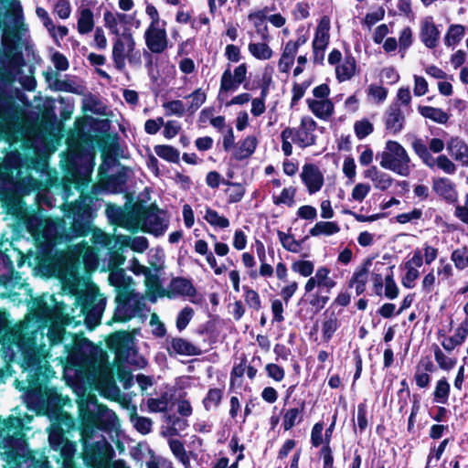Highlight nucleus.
Returning a JSON list of instances; mask_svg holds the SVG:
<instances>
[{
	"mask_svg": "<svg viewBox=\"0 0 468 468\" xmlns=\"http://www.w3.org/2000/svg\"><path fill=\"white\" fill-rule=\"evenodd\" d=\"M229 187L226 190L229 201L236 203L242 199L245 194V188L240 184L228 183Z\"/></svg>",
	"mask_w": 468,
	"mask_h": 468,
	"instance_id": "59",
	"label": "nucleus"
},
{
	"mask_svg": "<svg viewBox=\"0 0 468 468\" xmlns=\"http://www.w3.org/2000/svg\"><path fill=\"white\" fill-rule=\"evenodd\" d=\"M330 19L328 16H323L316 27L313 48L326 49L330 40Z\"/></svg>",
	"mask_w": 468,
	"mask_h": 468,
	"instance_id": "23",
	"label": "nucleus"
},
{
	"mask_svg": "<svg viewBox=\"0 0 468 468\" xmlns=\"http://www.w3.org/2000/svg\"><path fill=\"white\" fill-rule=\"evenodd\" d=\"M24 436L23 422L20 418L10 416L0 420V437L7 441L10 446L22 447L26 443Z\"/></svg>",
	"mask_w": 468,
	"mask_h": 468,
	"instance_id": "10",
	"label": "nucleus"
},
{
	"mask_svg": "<svg viewBox=\"0 0 468 468\" xmlns=\"http://www.w3.org/2000/svg\"><path fill=\"white\" fill-rule=\"evenodd\" d=\"M364 176L370 179L374 186L379 190H387L393 183V179L386 173L379 171L377 166H371L364 172Z\"/></svg>",
	"mask_w": 468,
	"mask_h": 468,
	"instance_id": "25",
	"label": "nucleus"
},
{
	"mask_svg": "<svg viewBox=\"0 0 468 468\" xmlns=\"http://www.w3.org/2000/svg\"><path fill=\"white\" fill-rule=\"evenodd\" d=\"M404 122L405 117L400 106L398 103L390 105L385 114L386 129L389 133L396 134L401 131Z\"/></svg>",
	"mask_w": 468,
	"mask_h": 468,
	"instance_id": "20",
	"label": "nucleus"
},
{
	"mask_svg": "<svg viewBox=\"0 0 468 468\" xmlns=\"http://www.w3.org/2000/svg\"><path fill=\"white\" fill-rule=\"evenodd\" d=\"M292 269L302 276L308 277L313 273L314 265L310 261H298L292 263Z\"/></svg>",
	"mask_w": 468,
	"mask_h": 468,
	"instance_id": "62",
	"label": "nucleus"
},
{
	"mask_svg": "<svg viewBox=\"0 0 468 468\" xmlns=\"http://www.w3.org/2000/svg\"><path fill=\"white\" fill-rule=\"evenodd\" d=\"M292 128H285L281 133L282 139V150L286 156H290L292 154Z\"/></svg>",
	"mask_w": 468,
	"mask_h": 468,
	"instance_id": "63",
	"label": "nucleus"
},
{
	"mask_svg": "<svg viewBox=\"0 0 468 468\" xmlns=\"http://www.w3.org/2000/svg\"><path fill=\"white\" fill-rule=\"evenodd\" d=\"M107 214L114 217L115 222L129 230L142 229L143 231L160 236L168 228V218L165 213L156 207L142 210H133L123 213L120 208L109 207Z\"/></svg>",
	"mask_w": 468,
	"mask_h": 468,
	"instance_id": "6",
	"label": "nucleus"
},
{
	"mask_svg": "<svg viewBox=\"0 0 468 468\" xmlns=\"http://www.w3.org/2000/svg\"><path fill=\"white\" fill-rule=\"evenodd\" d=\"M451 387L446 378H440L435 385L433 391V401L440 404H447L449 400Z\"/></svg>",
	"mask_w": 468,
	"mask_h": 468,
	"instance_id": "34",
	"label": "nucleus"
},
{
	"mask_svg": "<svg viewBox=\"0 0 468 468\" xmlns=\"http://www.w3.org/2000/svg\"><path fill=\"white\" fill-rule=\"evenodd\" d=\"M104 26L109 31L115 35L120 36L121 30L127 24V16L122 13L106 11L103 14Z\"/></svg>",
	"mask_w": 468,
	"mask_h": 468,
	"instance_id": "24",
	"label": "nucleus"
},
{
	"mask_svg": "<svg viewBox=\"0 0 468 468\" xmlns=\"http://www.w3.org/2000/svg\"><path fill=\"white\" fill-rule=\"evenodd\" d=\"M169 398L167 393H163L159 398L148 399L147 407L151 412H165L168 409Z\"/></svg>",
	"mask_w": 468,
	"mask_h": 468,
	"instance_id": "46",
	"label": "nucleus"
},
{
	"mask_svg": "<svg viewBox=\"0 0 468 468\" xmlns=\"http://www.w3.org/2000/svg\"><path fill=\"white\" fill-rule=\"evenodd\" d=\"M248 50L252 57L259 60H268L273 55L272 49L264 42H250Z\"/></svg>",
	"mask_w": 468,
	"mask_h": 468,
	"instance_id": "33",
	"label": "nucleus"
},
{
	"mask_svg": "<svg viewBox=\"0 0 468 468\" xmlns=\"http://www.w3.org/2000/svg\"><path fill=\"white\" fill-rule=\"evenodd\" d=\"M57 91H64L70 92L75 94H82L83 86L78 83L74 78L69 77V75H65L64 79L60 80V82L58 83Z\"/></svg>",
	"mask_w": 468,
	"mask_h": 468,
	"instance_id": "42",
	"label": "nucleus"
},
{
	"mask_svg": "<svg viewBox=\"0 0 468 468\" xmlns=\"http://www.w3.org/2000/svg\"><path fill=\"white\" fill-rule=\"evenodd\" d=\"M380 166L401 176H408L411 171V160L406 149L396 141H388L384 150L378 154Z\"/></svg>",
	"mask_w": 468,
	"mask_h": 468,
	"instance_id": "8",
	"label": "nucleus"
},
{
	"mask_svg": "<svg viewBox=\"0 0 468 468\" xmlns=\"http://www.w3.org/2000/svg\"><path fill=\"white\" fill-rule=\"evenodd\" d=\"M132 422L134 428L142 434H148L152 431L153 421L151 419L141 416H132Z\"/></svg>",
	"mask_w": 468,
	"mask_h": 468,
	"instance_id": "53",
	"label": "nucleus"
},
{
	"mask_svg": "<svg viewBox=\"0 0 468 468\" xmlns=\"http://www.w3.org/2000/svg\"><path fill=\"white\" fill-rule=\"evenodd\" d=\"M110 281L117 290L112 319L116 322H126L144 315L146 310L145 298L135 292L132 278L126 277L122 271H117L110 274Z\"/></svg>",
	"mask_w": 468,
	"mask_h": 468,
	"instance_id": "5",
	"label": "nucleus"
},
{
	"mask_svg": "<svg viewBox=\"0 0 468 468\" xmlns=\"http://www.w3.org/2000/svg\"><path fill=\"white\" fill-rule=\"evenodd\" d=\"M166 24L148 26L144 31V41L147 48L155 54L163 53L168 47Z\"/></svg>",
	"mask_w": 468,
	"mask_h": 468,
	"instance_id": "12",
	"label": "nucleus"
},
{
	"mask_svg": "<svg viewBox=\"0 0 468 468\" xmlns=\"http://www.w3.org/2000/svg\"><path fill=\"white\" fill-rule=\"evenodd\" d=\"M15 117L13 104L8 101H0V125L9 123Z\"/></svg>",
	"mask_w": 468,
	"mask_h": 468,
	"instance_id": "51",
	"label": "nucleus"
},
{
	"mask_svg": "<svg viewBox=\"0 0 468 468\" xmlns=\"http://www.w3.org/2000/svg\"><path fill=\"white\" fill-rule=\"evenodd\" d=\"M420 112L423 117L431 119L438 123L443 124L446 123L449 120L448 113L440 108L423 106L420 109Z\"/></svg>",
	"mask_w": 468,
	"mask_h": 468,
	"instance_id": "36",
	"label": "nucleus"
},
{
	"mask_svg": "<svg viewBox=\"0 0 468 468\" xmlns=\"http://www.w3.org/2000/svg\"><path fill=\"white\" fill-rule=\"evenodd\" d=\"M168 445L175 458L184 466V468H190V459L184 443L177 439H169Z\"/></svg>",
	"mask_w": 468,
	"mask_h": 468,
	"instance_id": "29",
	"label": "nucleus"
},
{
	"mask_svg": "<svg viewBox=\"0 0 468 468\" xmlns=\"http://www.w3.org/2000/svg\"><path fill=\"white\" fill-rule=\"evenodd\" d=\"M415 154L422 163L431 169L438 168L447 175H453L457 171L456 165L445 154L434 157L430 154L426 144L420 138H416L411 143Z\"/></svg>",
	"mask_w": 468,
	"mask_h": 468,
	"instance_id": "9",
	"label": "nucleus"
},
{
	"mask_svg": "<svg viewBox=\"0 0 468 468\" xmlns=\"http://www.w3.org/2000/svg\"><path fill=\"white\" fill-rule=\"evenodd\" d=\"M186 99L189 101L187 111L195 112L205 103L207 95L201 89H197L191 94L187 95Z\"/></svg>",
	"mask_w": 468,
	"mask_h": 468,
	"instance_id": "45",
	"label": "nucleus"
},
{
	"mask_svg": "<svg viewBox=\"0 0 468 468\" xmlns=\"http://www.w3.org/2000/svg\"><path fill=\"white\" fill-rule=\"evenodd\" d=\"M62 424L68 429L74 426V420L71 417L61 414L57 421L53 422L48 429V441L51 449L58 452L57 462L61 463L60 468H77L74 457L77 452V444L70 441L65 437ZM15 450L5 452L0 454L1 458L5 462V468H31L34 460L30 455Z\"/></svg>",
	"mask_w": 468,
	"mask_h": 468,
	"instance_id": "4",
	"label": "nucleus"
},
{
	"mask_svg": "<svg viewBox=\"0 0 468 468\" xmlns=\"http://www.w3.org/2000/svg\"><path fill=\"white\" fill-rule=\"evenodd\" d=\"M163 107L166 112V115H176L181 117L186 112V106L183 101L179 100L167 101L163 104Z\"/></svg>",
	"mask_w": 468,
	"mask_h": 468,
	"instance_id": "58",
	"label": "nucleus"
},
{
	"mask_svg": "<svg viewBox=\"0 0 468 468\" xmlns=\"http://www.w3.org/2000/svg\"><path fill=\"white\" fill-rule=\"evenodd\" d=\"M80 415L82 425L80 441L83 449L81 454L86 465L90 468H128L122 460H117L108 465L114 451L103 436H100L96 441L90 442L98 430L108 431L116 426L118 421L116 414L102 405L95 404L94 410H91L88 403H81Z\"/></svg>",
	"mask_w": 468,
	"mask_h": 468,
	"instance_id": "3",
	"label": "nucleus"
},
{
	"mask_svg": "<svg viewBox=\"0 0 468 468\" xmlns=\"http://www.w3.org/2000/svg\"><path fill=\"white\" fill-rule=\"evenodd\" d=\"M282 246L288 251L298 253L302 249L303 240H296L292 235L278 231L277 233Z\"/></svg>",
	"mask_w": 468,
	"mask_h": 468,
	"instance_id": "40",
	"label": "nucleus"
},
{
	"mask_svg": "<svg viewBox=\"0 0 468 468\" xmlns=\"http://www.w3.org/2000/svg\"><path fill=\"white\" fill-rule=\"evenodd\" d=\"M243 290L246 303L254 310H260L261 308V302L259 293L249 287H243Z\"/></svg>",
	"mask_w": 468,
	"mask_h": 468,
	"instance_id": "60",
	"label": "nucleus"
},
{
	"mask_svg": "<svg viewBox=\"0 0 468 468\" xmlns=\"http://www.w3.org/2000/svg\"><path fill=\"white\" fill-rule=\"evenodd\" d=\"M258 140L253 135L247 136L244 140L239 143L234 151V158L237 160H243L250 157L256 150Z\"/></svg>",
	"mask_w": 468,
	"mask_h": 468,
	"instance_id": "26",
	"label": "nucleus"
},
{
	"mask_svg": "<svg viewBox=\"0 0 468 468\" xmlns=\"http://www.w3.org/2000/svg\"><path fill=\"white\" fill-rule=\"evenodd\" d=\"M301 178L310 195L318 192L324 185V176L319 168L313 164L303 166Z\"/></svg>",
	"mask_w": 468,
	"mask_h": 468,
	"instance_id": "14",
	"label": "nucleus"
},
{
	"mask_svg": "<svg viewBox=\"0 0 468 468\" xmlns=\"http://www.w3.org/2000/svg\"><path fill=\"white\" fill-rule=\"evenodd\" d=\"M112 58L114 67L119 71L125 69L126 60L132 67L138 68L141 66V51L136 48L135 40L131 33H124L114 39Z\"/></svg>",
	"mask_w": 468,
	"mask_h": 468,
	"instance_id": "7",
	"label": "nucleus"
},
{
	"mask_svg": "<svg viewBox=\"0 0 468 468\" xmlns=\"http://www.w3.org/2000/svg\"><path fill=\"white\" fill-rule=\"evenodd\" d=\"M197 295V290L190 280L177 277L174 278L168 286V297H187L192 303H197L194 297Z\"/></svg>",
	"mask_w": 468,
	"mask_h": 468,
	"instance_id": "15",
	"label": "nucleus"
},
{
	"mask_svg": "<svg viewBox=\"0 0 468 468\" xmlns=\"http://www.w3.org/2000/svg\"><path fill=\"white\" fill-rule=\"evenodd\" d=\"M367 275L368 271L365 267L354 272L352 279L350 280L349 286H355L357 295L365 292L366 284L367 282Z\"/></svg>",
	"mask_w": 468,
	"mask_h": 468,
	"instance_id": "39",
	"label": "nucleus"
},
{
	"mask_svg": "<svg viewBox=\"0 0 468 468\" xmlns=\"http://www.w3.org/2000/svg\"><path fill=\"white\" fill-rule=\"evenodd\" d=\"M432 189L448 203H455L458 199L455 184L449 178H434L432 180Z\"/></svg>",
	"mask_w": 468,
	"mask_h": 468,
	"instance_id": "18",
	"label": "nucleus"
},
{
	"mask_svg": "<svg viewBox=\"0 0 468 468\" xmlns=\"http://www.w3.org/2000/svg\"><path fill=\"white\" fill-rule=\"evenodd\" d=\"M223 395H224L223 388H209L207 393L206 394L205 398L202 400L204 409L207 411L217 410L222 401Z\"/></svg>",
	"mask_w": 468,
	"mask_h": 468,
	"instance_id": "30",
	"label": "nucleus"
},
{
	"mask_svg": "<svg viewBox=\"0 0 468 468\" xmlns=\"http://www.w3.org/2000/svg\"><path fill=\"white\" fill-rule=\"evenodd\" d=\"M303 403L300 407L288 410L284 416L282 425L285 431H290L297 423L303 420Z\"/></svg>",
	"mask_w": 468,
	"mask_h": 468,
	"instance_id": "35",
	"label": "nucleus"
},
{
	"mask_svg": "<svg viewBox=\"0 0 468 468\" xmlns=\"http://www.w3.org/2000/svg\"><path fill=\"white\" fill-rule=\"evenodd\" d=\"M92 166L90 165H77L69 162L68 175L65 176L63 206L67 217L72 218V234L66 233L62 220H54L45 216L39 207H27L22 197L16 195L6 197L5 207L18 227L24 228L35 239L38 246L49 249L73 236H84L89 229V220L92 215V205L98 200L97 196L103 190L112 193L122 192L126 184L125 173L119 172L106 178H101L103 187L92 185Z\"/></svg>",
	"mask_w": 468,
	"mask_h": 468,
	"instance_id": "2",
	"label": "nucleus"
},
{
	"mask_svg": "<svg viewBox=\"0 0 468 468\" xmlns=\"http://www.w3.org/2000/svg\"><path fill=\"white\" fill-rule=\"evenodd\" d=\"M154 153L162 159L171 162L178 163L180 153L177 149L171 145H156L154 146Z\"/></svg>",
	"mask_w": 468,
	"mask_h": 468,
	"instance_id": "41",
	"label": "nucleus"
},
{
	"mask_svg": "<svg viewBox=\"0 0 468 468\" xmlns=\"http://www.w3.org/2000/svg\"><path fill=\"white\" fill-rule=\"evenodd\" d=\"M239 86V84L236 82L230 69L228 68L221 76L219 92L233 91L237 90Z\"/></svg>",
	"mask_w": 468,
	"mask_h": 468,
	"instance_id": "48",
	"label": "nucleus"
},
{
	"mask_svg": "<svg viewBox=\"0 0 468 468\" xmlns=\"http://www.w3.org/2000/svg\"><path fill=\"white\" fill-rule=\"evenodd\" d=\"M406 272L401 279V283L404 287L411 289L415 286V282L420 276L418 269L410 265H405Z\"/></svg>",
	"mask_w": 468,
	"mask_h": 468,
	"instance_id": "57",
	"label": "nucleus"
},
{
	"mask_svg": "<svg viewBox=\"0 0 468 468\" xmlns=\"http://www.w3.org/2000/svg\"><path fill=\"white\" fill-rule=\"evenodd\" d=\"M204 218L213 227L226 229L229 226V220L220 216L216 210L207 207Z\"/></svg>",
	"mask_w": 468,
	"mask_h": 468,
	"instance_id": "44",
	"label": "nucleus"
},
{
	"mask_svg": "<svg viewBox=\"0 0 468 468\" xmlns=\"http://www.w3.org/2000/svg\"><path fill=\"white\" fill-rule=\"evenodd\" d=\"M340 325L338 314L327 309L323 314L322 337L323 341L328 343Z\"/></svg>",
	"mask_w": 468,
	"mask_h": 468,
	"instance_id": "22",
	"label": "nucleus"
},
{
	"mask_svg": "<svg viewBox=\"0 0 468 468\" xmlns=\"http://www.w3.org/2000/svg\"><path fill=\"white\" fill-rule=\"evenodd\" d=\"M0 285L5 287V292L0 293L2 298H8L14 303H20L18 299L20 293L16 290H22L25 287V282L18 272L12 271L10 276L0 275Z\"/></svg>",
	"mask_w": 468,
	"mask_h": 468,
	"instance_id": "13",
	"label": "nucleus"
},
{
	"mask_svg": "<svg viewBox=\"0 0 468 468\" xmlns=\"http://www.w3.org/2000/svg\"><path fill=\"white\" fill-rule=\"evenodd\" d=\"M39 186H40L39 181L30 176L22 178L17 183L18 190H20L24 194H28L31 191L38 189Z\"/></svg>",
	"mask_w": 468,
	"mask_h": 468,
	"instance_id": "61",
	"label": "nucleus"
},
{
	"mask_svg": "<svg viewBox=\"0 0 468 468\" xmlns=\"http://www.w3.org/2000/svg\"><path fill=\"white\" fill-rule=\"evenodd\" d=\"M86 271L98 268L99 256L88 242L70 246L60 259L59 276L63 288L75 295L74 307L68 312L67 306L54 295L43 294L32 299L30 311L36 321L27 319L8 326L6 314L0 311V341L5 359H17L24 371L26 380H16V388L25 390L24 400L29 410L37 413H47L58 405V395L48 388L47 380L54 373L48 365L49 347L63 344L66 374L84 391L98 390L104 397L116 396L113 367L108 354L95 346L86 338L67 333L65 325L74 327L82 322L90 329L101 323L106 299L94 289L80 293L79 269Z\"/></svg>",
	"mask_w": 468,
	"mask_h": 468,
	"instance_id": "1",
	"label": "nucleus"
},
{
	"mask_svg": "<svg viewBox=\"0 0 468 468\" xmlns=\"http://www.w3.org/2000/svg\"><path fill=\"white\" fill-rule=\"evenodd\" d=\"M94 27L93 13L90 8H84L80 11L78 19V30L80 34L90 33Z\"/></svg>",
	"mask_w": 468,
	"mask_h": 468,
	"instance_id": "37",
	"label": "nucleus"
},
{
	"mask_svg": "<svg viewBox=\"0 0 468 468\" xmlns=\"http://www.w3.org/2000/svg\"><path fill=\"white\" fill-rule=\"evenodd\" d=\"M455 267L463 270L468 267V249L462 247L452 251L451 256Z\"/></svg>",
	"mask_w": 468,
	"mask_h": 468,
	"instance_id": "50",
	"label": "nucleus"
},
{
	"mask_svg": "<svg viewBox=\"0 0 468 468\" xmlns=\"http://www.w3.org/2000/svg\"><path fill=\"white\" fill-rule=\"evenodd\" d=\"M193 316H194L193 308H191L189 306L184 307L178 313L177 317H176V328L178 329V331H180V332L183 331L187 326V324H189V322L191 321Z\"/></svg>",
	"mask_w": 468,
	"mask_h": 468,
	"instance_id": "52",
	"label": "nucleus"
},
{
	"mask_svg": "<svg viewBox=\"0 0 468 468\" xmlns=\"http://www.w3.org/2000/svg\"><path fill=\"white\" fill-rule=\"evenodd\" d=\"M166 349L170 355L198 356L201 354L199 347L181 337H174L167 341Z\"/></svg>",
	"mask_w": 468,
	"mask_h": 468,
	"instance_id": "19",
	"label": "nucleus"
},
{
	"mask_svg": "<svg viewBox=\"0 0 468 468\" xmlns=\"http://www.w3.org/2000/svg\"><path fill=\"white\" fill-rule=\"evenodd\" d=\"M340 231V227L334 221H319L310 230L309 233L313 237L321 235L331 236Z\"/></svg>",
	"mask_w": 468,
	"mask_h": 468,
	"instance_id": "32",
	"label": "nucleus"
},
{
	"mask_svg": "<svg viewBox=\"0 0 468 468\" xmlns=\"http://www.w3.org/2000/svg\"><path fill=\"white\" fill-rule=\"evenodd\" d=\"M307 106L314 115L323 121H328L334 114V103L330 100H306Z\"/></svg>",
	"mask_w": 468,
	"mask_h": 468,
	"instance_id": "21",
	"label": "nucleus"
},
{
	"mask_svg": "<svg viewBox=\"0 0 468 468\" xmlns=\"http://www.w3.org/2000/svg\"><path fill=\"white\" fill-rule=\"evenodd\" d=\"M140 271H142V274L144 275L145 285L149 289L156 291L159 287L158 276L147 267H140Z\"/></svg>",
	"mask_w": 468,
	"mask_h": 468,
	"instance_id": "64",
	"label": "nucleus"
},
{
	"mask_svg": "<svg viewBox=\"0 0 468 468\" xmlns=\"http://www.w3.org/2000/svg\"><path fill=\"white\" fill-rule=\"evenodd\" d=\"M295 193V187H285L279 196H273V203L277 206L283 204L292 207L294 204Z\"/></svg>",
	"mask_w": 468,
	"mask_h": 468,
	"instance_id": "47",
	"label": "nucleus"
},
{
	"mask_svg": "<svg viewBox=\"0 0 468 468\" xmlns=\"http://www.w3.org/2000/svg\"><path fill=\"white\" fill-rule=\"evenodd\" d=\"M440 30L434 24L433 18L431 16H427L421 20L420 37L426 48H436L440 39Z\"/></svg>",
	"mask_w": 468,
	"mask_h": 468,
	"instance_id": "16",
	"label": "nucleus"
},
{
	"mask_svg": "<svg viewBox=\"0 0 468 468\" xmlns=\"http://www.w3.org/2000/svg\"><path fill=\"white\" fill-rule=\"evenodd\" d=\"M316 122L310 116H303L298 128H292V143L301 148L314 145L316 142Z\"/></svg>",
	"mask_w": 468,
	"mask_h": 468,
	"instance_id": "11",
	"label": "nucleus"
},
{
	"mask_svg": "<svg viewBox=\"0 0 468 468\" xmlns=\"http://www.w3.org/2000/svg\"><path fill=\"white\" fill-rule=\"evenodd\" d=\"M434 351V358L439 367L442 370L449 371L456 365V360L447 356L437 345L432 346Z\"/></svg>",
	"mask_w": 468,
	"mask_h": 468,
	"instance_id": "43",
	"label": "nucleus"
},
{
	"mask_svg": "<svg viewBox=\"0 0 468 468\" xmlns=\"http://www.w3.org/2000/svg\"><path fill=\"white\" fill-rule=\"evenodd\" d=\"M467 335L460 329H456L455 335L441 341V346L448 352L452 351L457 346L462 345L466 339Z\"/></svg>",
	"mask_w": 468,
	"mask_h": 468,
	"instance_id": "49",
	"label": "nucleus"
},
{
	"mask_svg": "<svg viewBox=\"0 0 468 468\" xmlns=\"http://www.w3.org/2000/svg\"><path fill=\"white\" fill-rule=\"evenodd\" d=\"M398 44L401 58H404L407 49L412 44V31L410 27H405L400 31Z\"/></svg>",
	"mask_w": 468,
	"mask_h": 468,
	"instance_id": "54",
	"label": "nucleus"
},
{
	"mask_svg": "<svg viewBox=\"0 0 468 468\" xmlns=\"http://www.w3.org/2000/svg\"><path fill=\"white\" fill-rule=\"evenodd\" d=\"M356 72V60L353 57L347 56L336 66L335 74L339 81L350 80Z\"/></svg>",
	"mask_w": 468,
	"mask_h": 468,
	"instance_id": "28",
	"label": "nucleus"
},
{
	"mask_svg": "<svg viewBox=\"0 0 468 468\" xmlns=\"http://www.w3.org/2000/svg\"><path fill=\"white\" fill-rule=\"evenodd\" d=\"M268 7L261 10H257L249 14L248 18L251 21L256 28L257 33L261 34L263 40H267L269 37L268 27L264 23L267 18Z\"/></svg>",
	"mask_w": 468,
	"mask_h": 468,
	"instance_id": "27",
	"label": "nucleus"
},
{
	"mask_svg": "<svg viewBox=\"0 0 468 468\" xmlns=\"http://www.w3.org/2000/svg\"><path fill=\"white\" fill-rule=\"evenodd\" d=\"M448 443L449 439H444L437 448L431 449V452L427 459L426 468H429L431 466H436V463H433V459H435V463H437L441 459Z\"/></svg>",
	"mask_w": 468,
	"mask_h": 468,
	"instance_id": "56",
	"label": "nucleus"
},
{
	"mask_svg": "<svg viewBox=\"0 0 468 468\" xmlns=\"http://www.w3.org/2000/svg\"><path fill=\"white\" fill-rule=\"evenodd\" d=\"M354 130L358 139H364L373 132V124L367 119L356 121L354 124Z\"/></svg>",
	"mask_w": 468,
	"mask_h": 468,
	"instance_id": "55",
	"label": "nucleus"
},
{
	"mask_svg": "<svg viewBox=\"0 0 468 468\" xmlns=\"http://www.w3.org/2000/svg\"><path fill=\"white\" fill-rule=\"evenodd\" d=\"M449 154L463 166H468V144L458 136L452 137L446 144Z\"/></svg>",
	"mask_w": 468,
	"mask_h": 468,
	"instance_id": "17",
	"label": "nucleus"
},
{
	"mask_svg": "<svg viewBox=\"0 0 468 468\" xmlns=\"http://www.w3.org/2000/svg\"><path fill=\"white\" fill-rule=\"evenodd\" d=\"M465 33V28L462 25H452L450 26L445 37L444 43L447 47H453L457 45L462 38L463 37Z\"/></svg>",
	"mask_w": 468,
	"mask_h": 468,
	"instance_id": "38",
	"label": "nucleus"
},
{
	"mask_svg": "<svg viewBox=\"0 0 468 468\" xmlns=\"http://www.w3.org/2000/svg\"><path fill=\"white\" fill-rule=\"evenodd\" d=\"M329 275L330 270L326 267H319L316 270L314 278L315 279L320 292H322L323 290L328 292L335 286L336 282Z\"/></svg>",
	"mask_w": 468,
	"mask_h": 468,
	"instance_id": "31",
	"label": "nucleus"
}]
</instances>
